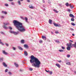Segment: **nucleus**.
Segmentation results:
<instances>
[{"mask_svg": "<svg viewBox=\"0 0 76 76\" xmlns=\"http://www.w3.org/2000/svg\"><path fill=\"white\" fill-rule=\"evenodd\" d=\"M31 59L30 61L32 64V66H34L35 67H37L39 68L40 67L41 65V62L39 59L36 58H35L34 56L32 55L30 57Z\"/></svg>", "mask_w": 76, "mask_h": 76, "instance_id": "f257e3e1", "label": "nucleus"}, {"mask_svg": "<svg viewBox=\"0 0 76 76\" xmlns=\"http://www.w3.org/2000/svg\"><path fill=\"white\" fill-rule=\"evenodd\" d=\"M13 23L14 24V25L19 31H20V32H25V28L23 26L22 23L16 20L13 21Z\"/></svg>", "mask_w": 76, "mask_h": 76, "instance_id": "f03ea898", "label": "nucleus"}, {"mask_svg": "<svg viewBox=\"0 0 76 76\" xmlns=\"http://www.w3.org/2000/svg\"><path fill=\"white\" fill-rule=\"evenodd\" d=\"M74 44H72V42H69V44H67L66 45L67 46L66 49L67 50H70V48H72V46H73L75 48H76V42Z\"/></svg>", "mask_w": 76, "mask_h": 76, "instance_id": "7ed1b4c3", "label": "nucleus"}, {"mask_svg": "<svg viewBox=\"0 0 76 76\" xmlns=\"http://www.w3.org/2000/svg\"><path fill=\"white\" fill-rule=\"evenodd\" d=\"M4 25H3V28L5 29H10V26L9 27L6 26L7 25H9L10 24L9 22H7V23H4Z\"/></svg>", "mask_w": 76, "mask_h": 76, "instance_id": "20e7f679", "label": "nucleus"}, {"mask_svg": "<svg viewBox=\"0 0 76 76\" xmlns=\"http://www.w3.org/2000/svg\"><path fill=\"white\" fill-rule=\"evenodd\" d=\"M10 32L11 34H14V35H17L18 34V33L16 32H15V31H10Z\"/></svg>", "mask_w": 76, "mask_h": 76, "instance_id": "39448f33", "label": "nucleus"}, {"mask_svg": "<svg viewBox=\"0 0 76 76\" xmlns=\"http://www.w3.org/2000/svg\"><path fill=\"white\" fill-rule=\"evenodd\" d=\"M2 64L3 66L5 67H7V65L6 64V63L5 62H3L2 63Z\"/></svg>", "mask_w": 76, "mask_h": 76, "instance_id": "423d86ee", "label": "nucleus"}, {"mask_svg": "<svg viewBox=\"0 0 76 76\" xmlns=\"http://www.w3.org/2000/svg\"><path fill=\"white\" fill-rule=\"evenodd\" d=\"M54 25L55 26H56V27L57 26H59V27H60L61 26V25H58L57 24H56V23H53Z\"/></svg>", "mask_w": 76, "mask_h": 76, "instance_id": "0eeeda50", "label": "nucleus"}, {"mask_svg": "<svg viewBox=\"0 0 76 76\" xmlns=\"http://www.w3.org/2000/svg\"><path fill=\"white\" fill-rule=\"evenodd\" d=\"M24 47L26 48H28L29 47L28 46V45L27 44H25L24 45Z\"/></svg>", "mask_w": 76, "mask_h": 76, "instance_id": "6e6552de", "label": "nucleus"}, {"mask_svg": "<svg viewBox=\"0 0 76 76\" xmlns=\"http://www.w3.org/2000/svg\"><path fill=\"white\" fill-rule=\"evenodd\" d=\"M42 39H43L44 40H46V37H45L44 36H42Z\"/></svg>", "mask_w": 76, "mask_h": 76, "instance_id": "1a4fd4ad", "label": "nucleus"}, {"mask_svg": "<svg viewBox=\"0 0 76 76\" xmlns=\"http://www.w3.org/2000/svg\"><path fill=\"white\" fill-rule=\"evenodd\" d=\"M69 16L70 17H71L72 18H75V16L73 15V14H70L69 15Z\"/></svg>", "mask_w": 76, "mask_h": 76, "instance_id": "9d476101", "label": "nucleus"}, {"mask_svg": "<svg viewBox=\"0 0 76 76\" xmlns=\"http://www.w3.org/2000/svg\"><path fill=\"white\" fill-rule=\"evenodd\" d=\"M3 53L4 54H5V55H7V53L4 50H3Z\"/></svg>", "mask_w": 76, "mask_h": 76, "instance_id": "9b49d317", "label": "nucleus"}, {"mask_svg": "<svg viewBox=\"0 0 76 76\" xmlns=\"http://www.w3.org/2000/svg\"><path fill=\"white\" fill-rule=\"evenodd\" d=\"M52 20L49 19V23H50V24H52Z\"/></svg>", "mask_w": 76, "mask_h": 76, "instance_id": "f8f14e48", "label": "nucleus"}, {"mask_svg": "<svg viewBox=\"0 0 76 76\" xmlns=\"http://www.w3.org/2000/svg\"><path fill=\"white\" fill-rule=\"evenodd\" d=\"M20 42L21 44H24L25 43V41L24 40H22L20 41Z\"/></svg>", "mask_w": 76, "mask_h": 76, "instance_id": "ddd939ff", "label": "nucleus"}, {"mask_svg": "<svg viewBox=\"0 0 76 76\" xmlns=\"http://www.w3.org/2000/svg\"><path fill=\"white\" fill-rule=\"evenodd\" d=\"M1 13L3 14H5V15H6V14H7V12L5 11H2Z\"/></svg>", "mask_w": 76, "mask_h": 76, "instance_id": "4468645a", "label": "nucleus"}, {"mask_svg": "<svg viewBox=\"0 0 76 76\" xmlns=\"http://www.w3.org/2000/svg\"><path fill=\"white\" fill-rule=\"evenodd\" d=\"M24 54L25 56H27V55H28V53H27V52H26V51H24Z\"/></svg>", "mask_w": 76, "mask_h": 76, "instance_id": "2eb2a0df", "label": "nucleus"}, {"mask_svg": "<svg viewBox=\"0 0 76 76\" xmlns=\"http://www.w3.org/2000/svg\"><path fill=\"white\" fill-rule=\"evenodd\" d=\"M56 66L57 67H59V68H60V64H56Z\"/></svg>", "mask_w": 76, "mask_h": 76, "instance_id": "dca6fc26", "label": "nucleus"}, {"mask_svg": "<svg viewBox=\"0 0 76 76\" xmlns=\"http://www.w3.org/2000/svg\"><path fill=\"white\" fill-rule=\"evenodd\" d=\"M18 48L19 49V50H23V49H22V48L20 46H18Z\"/></svg>", "mask_w": 76, "mask_h": 76, "instance_id": "f3484780", "label": "nucleus"}, {"mask_svg": "<svg viewBox=\"0 0 76 76\" xmlns=\"http://www.w3.org/2000/svg\"><path fill=\"white\" fill-rule=\"evenodd\" d=\"M66 65H69V66H71V64L70 62H67L66 63Z\"/></svg>", "mask_w": 76, "mask_h": 76, "instance_id": "a211bd4d", "label": "nucleus"}, {"mask_svg": "<svg viewBox=\"0 0 76 76\" xmlns=\"http://www.w3.org/2000/svg\"><path fill=\"white\" fill-rule=\"evenodd\" d=\"M14 64L15 66L16 67H18L19 66V65L16 63H14Z\"/></svg>", "mask_w": 76, "mask_h": 76, "instance_id": "6ab92c4d", "label": "nucleus"}, {"mask_svg": "<svg viewBox=\"0 0 76 76\" xmlns=\"http://www.w3.org/2000/svg\"><path fill=\"white\" fill-rule=\"evenodd\" d=\"M0 44H1L2 45H4V44L1 42V39H0Z\"/></svg>", "mask_w": 76, "mask_h": 76, "instance_id": "aec40b11", "label": "nucleus"}, {"mask_svg": "<svg viewBox=\"0 0 76 76\" xmlns=\"http://www.w3.org/2000/svg\"><path fill=\"white\" fill-rule=\"evenodd\" d=\"M66 6L67 7H69V3H66L65 4Z\"/></svg>", "mask_w": 76, "mask_h": 76, "instance_id": "412c9836", "label": "nucleus"}, {"mask_svg": "<svg viewBox=\"0 0 76 76\" xmlns=\"http://www.w3.org/2000/svg\"><path fill=\"white\" fill-rule=\"evenodd\" d=\"M0 61L2 62L3 61V58H0Z\"/></svg>", "mask_w": 76, "mask_h": 76, "instance_id": "4be33fe9", "label": "nucleus"}, {"mask_svg": "<svg viewBox=\"0 0 76 76\" xmlns=\"http://www.w3.org/2000/svg\"><path fill=\"white\" fill-rule=\"evenodd\" d=\"M53 11H54V12H55L56 13H57L58 12V11H57V10H53Z\"/></svg>", "mask_w": 76, "mask_h": 76, "instance_id": "5701e85b", "label": "nucleus"}, {"mask_svg": "<svg viewBox=\"0 0 76 76\" xmlns=\"http://www.w3.org/2000/svg\"><path fill=\"white\" fill-rule=\"evenodd\" d=\"M1 19H4V16H1Z\"/></svg>", "mask_w": 76, "mask_h": 76, "instance_id": "b1692460", "label": "nucleus"}, {"mask_svg": "<svg viewBox=\"0 0 76 76\" xmlns=\"http://www.w3.org/2000/svg\"><path fill=\"white\" fill-rule=\"evenodd\" d=\"M71 21H72L73 22H74L75 21V19L73 18H71Z\"/></svg>", "mask_w": 76, "mask_h": 76, "instance_id": "393cba45", "label": "nucleus"}, {"mask_svg": "<svg viewBox=\"0 0 76 76\" xmlns=\"http://www.w3.org/2000/svg\"><path fill=\"white\" fill-rule=\"evenodd\" d=\"M59 51L60 52H63V51H64V50H63L62 49H61V50H59Z\"/></svg>", "mask_w": 76, "mask_h": 76, "instance_id": "a878e982", "label": "nucleus"}, {"mask_svg": "<svg viewBox=\"0 0 76 76\" xmlns=\"http://www.w3.org/2000/svg\"><path fill=\"white\" fill-rule=\"evenodd\" d=\"M71 25L73 26H75V24L74 23H71Z\"/></svg>", "mask_w": 76, "mask_h": 76, "instance_id": "bb28decb", "label": "nucleus"}, {"mask_svg": "<svg viewBox=\"0 0 76 76\" xmlns=\"http://www.w3.org/2000/svg\"><path fill=\"white\" fill-rule=\"evenodd\" d=\"M29 8H30V9H34V7H33V6H30V7H29Z\"/></svg>", "mask_w": 76, "mask_h": 76, "instance_id": "cd10ccee", "label": "nucleus"}, {"mask_svg": "<svg viewBox=\"0 0 76 76\" xmlns=\"http://www.w3.org/2000/svg\"><path fill=\"white\" fill-rule=\"evenodd\" d=\"M8 71V69H6L5 70V73H6V72H7Z\"/></svg>", "mask_w": 76, "mask_h": 76, "instance_id": "c85d7f7f", "label": "nucleus"}, {"mask_svg": "<svg viewBox=\"0 0 76 76\" xmlns=\"http://www.w3.org/2000/svg\"><path fill=\"white\" fill-rule=\"evenodd\" d=\"M18 3L19 5H20V1L18 0Z\"/></svg>", "mask_w": 76, "mask_h": 76, "instance_id": "c756f323", "label": "nucleus"}, {"mask_svg": "<svg viewBox=\"0 0 76 76\" xmlns=\"http://www.w3.org/2000/svg\"><path fill=\"white\" fill-rule=\"evenodd\" d=\"M49 73L50 75H52V74H53V72L51 71H50L49 72Z\"/></svg>", "mask_w": 76, "mask_h": 76, "instance_id": "7c9ffc66", "label": "nucleus"}, {"mask_svg": "<svg viewBox=\"0 0 76 76\" xmlns=\"http://www.w3.org/2000/svg\"><path fill=\"white\" fill-rule=\"evenodd\" d=\"M39 43H40V44H41V43H42V40H41L39 41Z\"/></svg>", "mask_w": 76, "mask_h": 76, "instance_id": "2f4dec72", "label": "nucleus"}, {"mask_svg": "<svg viewBox=\"0 0 76 76\" xmlns=\"http://www.w3.org/2000/svg\"><path fill=\"white\" fill-rule=\"evenodd\" d=\"M29 70L30 71H32V70H33V69L32 68H30Z\"/></svg>", "mask_w": 76, "mask_h": 76, "instance_id": "473e14b6", "label": "nucleus"}, {"mask_svg": "<svg viewBox=\"0 0 76 76\" xmlns=\"http://www.w3.org/2000/svg\"><path fill=\"white\" fill-rule=\"evenodd\" d=\"M61 48H62V49L63 50H64V49H65V48H64L63 46H62L61 47Z\"/></svg>", "mask_w": 76, "mask_h": 76, "instance_id": "72a5a7b5", "label": "nucleus"}, {"mask_svg": "<svg viewBox=\"0 0 76 76\" xmlns=\"http://www.w3.org/2000/svg\"><path fill=\"white\" fill-rule=\"evenodd\" d=\"M25 19H26V22H28V18H25Z\"/></svg>", "mask_w": 76, "mask_h": 76, "instance_id": "f704fd0d", "label": "nucleus"}, {"mask_svg": "<svg viewBox=\"0 0 76 76\" xmlns=\"http://www.w3.org/2000/svg\"><path fill=\"white\" fill-rule=\"evenodd\" d=\"M12 49L13 50H16V48L14 47H13L12 48Z\"/></svg>", "mask_w": 76, "mask_h": 76, "instance_id": "c9c22d12", "label": "nucleus"}, {"mask_svg": "<svg viewBox=\"0 0 76 76\" xmlns=\"http://www.w3.org/2000/svg\"><path fill=\"white\" fill-rule=\"evenodd\" d=\"M0 33L1 34H4V32H2V31H1L0 32Z\"/></svg>", "mask_w": 76, "mask_h": 76, "instance_id": "e433bc0d", "label": "nucleus"}, {"mask_svg": "<svg viewBox=\"0 0 76 76\" xmlns=\"http://www.w3.org/2000/svg\"><path fill=\"white\" fill-rule=\"evenodd\" d=\"M5 6H8V5L7 4H5Z\"/></svg>", "mask_w": 76, "mask_h": 76, "instance_id": "4c0bfd02", "label": "nucleus"}, {"mask_svg": "<svg viewBox=\"0 0 76 76\" xmlns=\"http://www.w3.org/2000/svg\"><path fill=\"white\" fill-rule=\"evenodd\" d=\"M67 11L68 12H70V11H71V10L70 9H68Z\"/></svg>", "mask_w": 76, "mask_h": 76, "instance_id": "58836bf2", "label": "nucleus"}, {"mask_svg": "<svg viewBox=\"0 0 76 76\" xmlns=\"http://www.w3.org/2000/svg\"><path fill=\"white\" fill-rule=\"evenodd\" d=\"M11 4L12 5H14V4H15L13 2H11Z\"/></svg>", "mask_w": 76, "mask_h": 76, "instance_id": "ea45409f", "label": "nucleus"}, {"mask_svg": "<svg viewBox=\"0 0 76 76\" xmlns=\"http://www.w3.org/2000/svg\"><path fill=\"white\" fill-rule=\"evenodd\" d=\"M5 45L7 46V47H8L9 46V45L7 43H5Z\"/></svg>", "mask_w": 76, "mask_h": 76, "instance_id": "a19ab883", "label": "nucleus"}, {"mask_svg": "<svg viewBox=\"0 0 76 76\" xmlns=\"http://www.w3.org/2000/svg\"><path fill=\"white\" fill-rule=\"evenodd\" d=\"M70 7V8H71V9H73V6H71Z\"/></svg>", "mask_w": 76, "mask_h": 76, "instance_id": "79ce46f5", "label": "nucleus"}, {"mask_svg": "<svg viewBox=\"0 0 76 76\" xmlns=\"http://www.w3.org/2000/svg\"><path fill=\"white\" fill-rule=\"evenodd\" d=\"M70 29L72 31H73L74 29L73 28H70Z\"/></svg>", "mask_w": 76, "mask_h": 76, "instance_id": "37998d69", "label": "nucleus"}, {"mask_svg": "<svg viewBox=\"0 0 76 76\" xmlns=\"http://www.w3.org/2000/svg\"><path fill=\"white\" fill-rule=\"evenodd\" d=\"M56 34H58V31H56L55 32Z\"/></svg>", "mask_w": 76, "mask_h": 76, "instance_id": "c03bdc74", "label": "nucleus"}, {"mask_svg": "<svg viewBox=\"0 0 76 76\" xmlns=\"http://www.w3.org/2000/svg\"><path fill=\"white\" fill-rule=\"evenodd\" d=\"M56 42H57V43H60V42L57 41V40L56 41Z\"/></svg>", "mask_w": 76, "mask_h": 76, "instance_id": "a18cd8bd", "label": "nucleus"}, {"mask_svg": "<svg viewBox=\"0 0 76 76\" xmlns=\"http://www.w3.org/2000/svg\"><path fill=\"white\" fill-rule=\"evenodd\" d=\"M23 69H20V72H23Z\"/></svg>", "mask_w": 76, "mask_h": 76, "instance_id": "49530a36", "label": "nucleus"}, {"mask_svg": "<svg viewBox=\"0 0 76 76\" xmlns=\"http://www.w3.org/2000/svg\"><path fill=\"white\" fill-rule=\"evenodd\" d=\"M67 57H70V56L68 55H67Z\"/></svg>", "mask_w": 76, "mask_h": 76, "instance_id": "de8ad7c7", "label": "nucleus"}, {"mask_svg": "<svg viewBox=\"0 0 76 76\" xmlns=\"http://www.w3.org/2000/svg\"><path fill=\"white\" fill-rule=\"evenodd\" d=\"M45 71H46V72H50V71H47V70H45Z\"/></svg>", "mask_w": 76, "mask_h": 76, "instance_id": "09e8293b", "label": "nucleus"}, {"mask_svg": "<svg viewBox=\"0 0 76 76\" xmlns=\"http://www.w3.org/2000/svg\"><path fill=\"white\" fill-rule=\"evenodd\" d=\"M69 41L70 42H73V41L72 40H70Z\"/></svg>", "mask_w": 76, "mask_h": 76, "instance_id": "8fccbe9b", "label": "nucleus"}, {"mask_svg": "<svg viewBox=\"0 0 76 76\" xmlns=\"http://www.w3.org/2000/svg\"><path fill=\"white\" fill-rule=\"evenodd\" d=\"M10 29H11V30H12V28L11 27H10Z\"/></svg>", "mask_w": 76, "mask_h": 76, "instance_id": "3c124183", "label": "nucleus"}, {"mask_svg": "<svg viewBox=\"0 0 76 76\" xmlns=\"http://www.w3.org/2000/svg\"><path fill=\"white\" fill-rule=\"evenodd\" d=\"M28 2V3H29V2H30V1L29 0H28L27 1Z\"/></svg>", "mask_w": 76, "mask_h": 76, "instance_id": "603ef678", "label": "nucleus"}, {"mask_svg": "<svg viewBox=\"0 0 76 76\" xmlns=\"http://www.w3.org/2000/svg\"><path fill=\"white\" fill-rule=\"evenodd\" d=\"M20 18H21V19H23V18L22 16H21Z\"/></svg>", "mask_w": 76, "mask_h": 76, "instance_id": "864d4df0", "label": "nucleus"}, {"mask_svg": "<svg viewBox=\"0 0 76 76\" xmlns=\"http://www.w3.org/2000/svg\"><path fill=\"white\" fill-rule=\"evenodd\" d=\"M69 7H70L71 6V4H69Z\"/></svg>", "mask_w": 76, "mask_h": 76, "instance_id": "5fc2aeb1", "label": "nucleus"}, {"mask_svg": "<svg viewBox=\"0 0 76 76\" xmlns=\"http://www.w3.org/2000/svg\"><path fill=\"white\" fill-rule=\"evenodd\" d=\"M42 1H43V3H45V1L44 0H43Z\"/></svg>", "mask_w": 76, "mask_h": 76, "instance_id": "6e6d98bb", "label": "nucleus"}, {"mask_svg": "<svg viewBox=\"0 0 76 76\" xmlns=\"http://www.w3.org/2000/svg\"><path fill=\"white\" fill-rule=\"evenodd\" d=\"M10 75H12V74L11 73V72H10Z\"/></svg>", "mask_w": 76, "mask_h": 76, "instance_id": "4d7b16f0", "label": "nucleus"}, {"mask_svg": "<svg viewBox=\"0 0 76 76\" xmlns=\"http://www.w3.org/2000/svg\"><path fill=\"white\" fill-rule=\"evenodd\" d=\"M72 36H75V34H72Z\"/></svg>", "mask_w": 76, "mask_h": 76, "instance_id": "13d9d810", "label": "nucleus"}, {"mask_svg": "<svg viewBox=\"0 0 76 76\" xmlns=\"http://www.w3.org/2000/svg\"><path fill=\"white\" fill-rule=\"evenodd\" d=\"M8 73L9 75H10V72H9Z\"/></svg>", "mask_w": 76, "mask_h": 76, "instance_id": "bf43d9fd", "label": "nucleus"}, {"mask_svg": "<svg viewBox=\"0 0 76 76\" xmlns=\"http://www.w3.org/2000/svg\"><path fill=\"white\" fill-rule=\"evenodd\" d=\"M13 0H10V1H12Z\"/></svg>", "mask_w": 76, "mask_h": 76, "instance_id": "052dcab7", "label": "nucleus"}, {"mask_svg": "<svg viewBox=\"0 0 76 76\" xmlns=\"http://www.w3.org/2000/svg\"><path fill=\"white\" fill-rule=\"evenodd\" d=\"M58 61V62H61V61Z\"/></svg>", "mask_w": 76, "mask_h": 76, "instance_id": "680f3d73", "label": "nucleus"}, {"mask_svg": "<svg viewBox=\"0 0 76 76\" xmlns=\"http://www.w3.org/2000/svg\"><path fill=\"white\" fill-rule=\"evenodd\" d=\"M74 73H76V71Z\"/></svg>", "mask_w": 76, "mask_h": 76, "instance_id": "e2e57ef3", "label": "nucleus"}, {"mask_svg": "<svg viewBox=\"0 0 76 76\" xmlns=\"http://www.w3.org/2000/svg\"><path fill=\"white\" fill-rule=\"evenodd\" d=\"M9 0V1H10V0Z\"/></svg>", "mask_w": 76, "mask_h": 76, "instance_id": "0e129e2a", "label": "nucleus"}]
</instances>
